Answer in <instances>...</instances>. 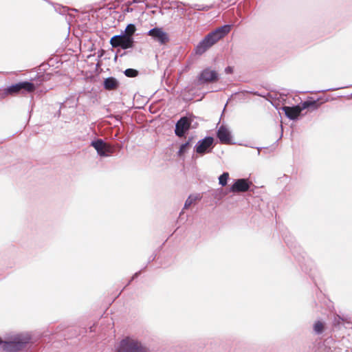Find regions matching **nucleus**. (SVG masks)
Segmentation results:
<instances>
[{
	"instance_id": "obj_8",
	"label": "nucleus",
	"mask_w": 352,
	"mask_h": 352,
	"mask_svg": "<svg viewBox=\"0 0 352 352\" xmlns=\"http://www.w3.org/2000/svg\"><path fill=\"white\" fill-rule=\"evenodd\" d=\"M251 183L245 179H237L230 188L232 192H244L249 190Z\"/></svg>"
},
{
	"instance_id": "obj_19",
	"label": "nucleus",
	"mask_w": 352,
	"mask_h": 352,
	"mask_svg": "<svg viewBox=\"0 0 352 352\" xmlns=\"http://www.w3.org/2000/svg\"><path fill=\"white\" fill-rule=\"evenodd\" d=\"M229 179V173H223L219 178V184L222 186H225L227 184L228 179Z\"/></svg>"
},
{
	"instance_id": "obj_18",
	"label": "nucleus",
	"mask_w": 352,
	"mask_h": 352,
	"mask_svg": "<svg viewBox=\"0 0 352 352\" xmlns=\"http://www.w3.org/2000/svg\"><path fill=\"white\" fill-rule=\"evenodd\" d=\"M189 148H190L189 142H187L182 144L179 148V152H178L179 155L182 156L183 155H184L187 152V151L189 149Z\"/></svg>"
},
{
	"instance_id": "obj_11",
	"label": "nucleus",
	"mask_w": 352,
	"mask_h": 352,
	"mask_svg": "<svg viewBox=\"0 0 352 352\" xmlns=\"http://www.w3.org/2000/svg\"><path fill=\"white\" fill-rule=\"evenodd\" d=\"M217 78V73L211 69H206L201 74L199 80L202 82H209Z\"/></svg>"
},
{
	"instance_id": "obj_25",
	"label": "nucleus",
	"mask_w": 352,
	"mask_h": 352,
	"mask_svg": "<svg viewBox=\"0 0 352 352\" xmlns=\"http://www.w3.org/2000/svg\"><path fill=\"white\" fill-rule=\"evenodd\" d=\"M3 343V341L1 340V339L0 338V344Z\"/></svg>"
},
{
	"instance_id": "obj_21",
	"label": "nucleus",
	"mask_w": 352,
	"mask_h": 352,
	"mask_svg": "<svg viewBox=\"0 0 352 352\" xmlns=\"http://www.w3.org/2000/svg\"><path fill=\"white\" fill-rule=\"evenodd\" d=\"M124 74L129 77H135L138 75V72L133 69H127L125 70Z\"/></svg>"
},
{
	"instance_id": "obj_13",
	"label": "nucleus",
	"mask_w": 352,
	"mask_h": 352,
	"mask_svg": "<svg viewBox=\"0 0 352 352\" xmlns=\"http://www.w3.org/2000/svg\"><path fill=\"white\" fill-rule=\"evenodd\" d=\"M218 138L222 144H234L231 133H217Z\"/></svg>"
},
{
	"instance_id": "obj_6",
	"label": "nucleus",
	"mask_w": 352,
	"mask_h": 352,
	"mask_svg": "<svg viewBox=\"0 0 352 352\" xmlns=\"http://www.w3.org/2000/svg\"><path fill=\"white\" fill-rule=\"evenodd\" d=\"M91 145L97 151L98 153L102 156H107L113 152V148L104 142L102 140L92 142Z\"/></svg>"
},
{
	"instance_id": "obj_1",
	"label": "nucleus",
	"mask_w": 352,
	"mask_h": 352,
	"mask_svg": "<svg viewBox=\"0 0 352 352\" xmlns=\"http://www.w3.org/2000/svg\"><path fill=\"white\" fill-rule=\"evenodd\" d=\"M230 31V25L222 26L213 32L208 34L197 47L199 52H204L206 49L211 47L219 39L226 36Z\"/></svg>"
},
{
	"instance_id": "obj_15",
	"label": "nucleus",
	"mask_w": 352,
	"mask_h": 352,
	"mask_svg": "<svg viewBox=\"0 0 352 352\" xmlns=\"http://www.w3.org/2000/svg\"><path fill=\"white\" fill-rule=\"evenodd\" d=\"M21 89H24L28 92L34 91V86L33 84L28 82H20Z\"/></svg>"
},
{
	"instance_id": "obj_24",
	"label": "nucleus",
	"mask_w": 352,
	"mask_h": 352,
	"mask_svg": "<svg viewBox=\"0 0 352 352\" xmlns=\"http://www.w3.org/2000/svg\"><path fill=\"white\" fill-rule=\"evenodd\" d=\"M176 134H177L179 137H183V136H184V135L185 133H176Z\"/></svg>"
},
{
	"instance_id": "obj_4",
	"label": "nucleus",
	"mask_w": 352,
	"mask_h": 352,
	"mask_svg": "<svg viewBox=\"0 0 352 352\" xmlns=\"http://www.w3.org/2000/svg\"><path fill=\"white\" fill-rule=\"evenodd\" d=\"M28 336H17L12 340L6 342L3 348L8 352H15L22 349L30 342Z\"/></svg>"
},
{
	"instance_id": "obj_2",
	"label": "nucleus",
	"mask_w": 352,
	"mask_h": 352,
	"mask_svg": "<svg viewBox=\"0 0 352 352\" xmlns=\"http://www.w3.org/2000/svg\"><path fill=\"white\" fill-rule=\"evenodd\" d=\"M117 352H147V349L138 340L127 337L120 342Z\"/></svg>"
},
{
	"instance_id": "obj_9",
	"label": "nucleus",
	"mask_w": 352,
	"mask_h": 352,
	"mask_svg": "<svg viewBox=\"0 0 352 352\" xmlns=\"http://www.w3.org/2000/svg\"><path fill=\"white\" fill-rule=\"evenodd\" d=\"M148 35L161 43H165L168 41L167 34L161 28H153L148 32Z\"/></svg>"
},
{
	"instance_id": "obj_17",
	"label": "nucleus",
	"mask_w": 352,
	"mask_h": 352,
	"mask_svg": "<svg viewBox=\"0 0 352 352\" xmlns=\"http://www.w3.org/2000/svg\"><path fill=\"white\" fill-rule=\"evenodd\" d=\"M136 28L133 24H129L126 26L125 29V34L124 36H129V37H132V35L135 32Z\"/></svg>"
},
{
	"instance_id": "obj_14",
	"label": "nucleus",
	"mask_w": 352,
	"mask_h": 352,
	"mask_svg": "<svg viewBox=\"0 0 352 352\" xmlns=\"http://www.w3.org/2000/svg\"><path fill=\"white\" fill-rule=\"evenodd\" d=\"M314 329L316 333L320 334L324 329V324L321 321H317L314 325Z\"/></svg>"
},
{
	"instance_id": "obj_7",
	"label": "nucleus",
	"mask_w": 352,
	"mask_h": 352,
	"mask_svg": "<svg viewBox=\"0 0 352 352\" xmlns=\"http://www.w3.org/2000/svg\"><path fill=\"white\" fill-rule=\"evenodd\" d=\"M212 143L213 138L211 137H206L197 142L195 146V151L200 155L208 153L210 152V149L212 145Z\"/></svg>"
},
{
	"instance_id": "obj_12",
	"label": "nucleus",
	"mask_w": 352,
	"mask_h": 352,
	"mask_svg": "<svg viewBox=\"0 0 352 352\" xmlns=\"http://www.w3.org/2000/svg\"><path fill=\"white\" fill-rule=\"evenodd\" d=\"M118 85V81L114 78H108L105 79L104 82V88L108 90L116 89Z\"/></svg>"
},
{
	"instance_id": "obj_5",
	"label": "nucleus",
	"mask_w": 352,
	"mask_h": 352,
	"mask_svg": "<svg viewBox=\"0 0 352 352\" xmlns=\"http://www.w3.org/2000/svg\"><path fill=\"white\" fill-rule=\"evenodd\" d=\"M110 43L114 47H121L123 49L130 48L133 45V38L129 36H114L111 38Z\"/></svg>"
},
{
	"instance_id": "obj_20",
	"label": "nucleus",
	"mask_w": 352,
	"mask_h": 352,
	"mask_svg": "<svg viewBox=\"0 0 352 352\" xmlns=\"http://www.w3.org/2000/svg\"><path fill=\"white\" fill-rule=\"evenodd\" d=\"M20 90H21V85L20 83H17V84H15V85H13L12 86H10L8 89V93H10V94H12V93H17L19 92Z\"/></svg>"
},
{
	"instance_id": "obj_22",
	"label": "nucleus",
	"mask_w": 352,
	"mask_h": 352,
	"mask_svg": "<svg viewBox=\"0 0 352 352\" xmlns=\"http://www.w3.org/2000/svg\"><path fill=\"white\" fill-rule=\"evenodd\" d=\"M344 321H346L345 319H344L343 318L340 317L338 315H336L334 318L333 324L335 326H337V325H339L342 322H344Z\"/></svg>"
},
{
	"instance_id": "obj_10",
	"label": "nucleus",
	"mask_w": 352,
	"mask_h": 352,
	"mask_svg": "<svg viewBox=\"0 0 352 352\" xmlns=\"http://www.w3.org/2000/svg\"><path fill=\"white\" fill-rule=\"evenodd\" d=\"M191 120L188 118H182L176 124L175 132H185L190 129Z\"/></svg>"
},
{
	"instance_id": "obj_23",
	"label": "nucleus",
	"mask_w": 352,
	"mask_h": 352,
	"mask_svg": "<svg viewBox=\"0 0 352 352\" xmlns=\"http://www.w3.org/2000/svg\"><path fill=\"white\" fill-rule=\"evenodd\" d=\"M225 71L227 74H231L233 72V68L232 67H228L226 68Z\"/></svg>"
},
{
	"instance_id": "obj_16",
	"label": "nucleus",
	"mask_w": 352,
	"mask_h": 352,
	"mask_svg": "<svg viewBox=\"0 0 352 352\" xmlns=\"http://www.w3.org/2000/svg\"><path fill=\"white\" fill-rule=\"evenodd\" d=\"M199 199V198L197 196H189L185 202L184 209L188 208L192 204H194Z\"/></svg>"
},
{
	"instance_id": "obj_3",
	"label": "nucleus",
	"mask_w": 352,
	"mask_h": 352,
	"mask_svg": "<svg viewBox=\"0 0 352 352\" xmlns=\"http://www.w3.org/2000/svg\"><path fill=\"white\" fill-rule=\"evenodd\" d=\"M316 101H305L301 106L284 107L282 108V110L287 118L294 120L300 116L303 109L310 107H316Z\"/></svg>"
}]
</instances>
